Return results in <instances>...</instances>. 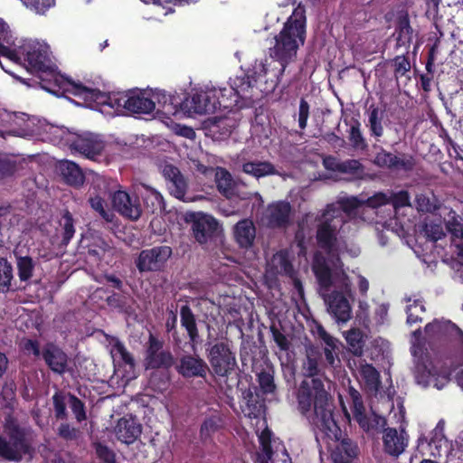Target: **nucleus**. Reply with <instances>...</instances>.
Instances as JSON below:
<instances>
[{"mask_svg": "<svg viewBox=\"0 0 463 463\" xmlns=\"http://www.w3.org/2000/svg\"><path fill=\"white\" fill-rule=\"evenodd\" d=\"M90 206L93 210L98 212L99 215L105 219L107 222H111L113 213L109 211H107L104 206V200L99 196L91 197L90 199Z\"/></svg>", "mask_w": 463, "mask_h": 463, "instance_id": "52", "label": "nucleus"}, {"mask_svg": "<svg viewBox=\"0 0 463 463\" xmlns=\"http://www.w3.org/2000/svg\"><path fill=\"white\" fill-rule=\"evenodd\" d=\"M449 219L447 221L448 230L458 238L463 239V218L454 211L449 213Z\"/></svg>", "mask_w": 463, "mask_h": 463, "instance_id": "49", "label": "nucleus"}, {"mask_svg": "<svg viewBox=\"0 0 463 463\" xmlns=\"http://www.w3.org/2000/svg\"><path fill=\"white\" fill-rule=\"evenodd\" d=\"M425 312V307L420 300H413L407 305V323L410 325L421 321V315Z\"/></svg>", "mask_w": 463, "mask_h": 463, "instance_id": "46", "label": "nucleus"}, {"mask_svg": "<svg viewBox=\"0 0 463 463\" xmlns=\"http://www.w3.org/2000/svg\"><path fill=\"white\" fill-rule=\"evenodd\" d=\"M43 356L50 369L59 374L65 373L68 365L67 354L58 346L48 344L45 345Z\"/></svg>", "mask_w": 463, "mask_h": 463, "instance_id": "22", "label": "nucleus"}, {"mask_svg": "<svg viewBox=\"0 0 463 463\" xmlns=\"http://www.w3.org/2000/svg\"><path fill=\"white\" fill-rule=\"evenodd\" d=\"M259 383L261 390L266 393H270L275 389L273 376L269 373H260L259 374Z\"/></svg>", "mask_w": 463, "mask_h": 463, "instance_id": "60", "label": "nucleus"}, {"mask_svg": "<svg viewBox=\"0 0 463 463\" xmlns=\"http://www.w3.org/2000/svg\"><path fill=\"white\" fill-rule=\"evenodd\" d=\"M26 451L27 446L19 431L16 432L12 441H6L0 436V457L3 458L18 461Z\"/></svg>", "mask_w": 463, "mask_h": 463, "instance_id": "20", "label": "nucleus"}, {"mask_svg": "<svg viewBox=\"0 0 463 463\" xmlns=\"http://www.w3.org/2000/svg\"><path fill=\"white\" fill-rule=\"evenodd\" d=\"M96 453L98 457L104 461V463H115L114 453L106 446L98 444L96 446Z\"/></svg>", "mask_w": 463, "mask_h": 463, "instance_id": "64", "label": "nucleus"}, {"mask_svg": "<svg viewBox=\"0 0 463 463\" xmlns=\"http://www.w3.org/2000/svg\"><path fill=\"white\" fill-rule=\"evenodd\" d=\"M70 406L78 421L86 419L84 404L80 399L73 395L70 396Z\"/></svg>", "mask_w": 463, "mask_h": 463, "instance_id": "58", "label": "nucleus"}, {"mask_svg": "<svg viewBox=\"0 0 463 463\" xmlns=\"http://www.w3.org/2000/svg\"><path fill=\"white\" fill-rule=\"evenodd\" d=\"M345 340L351 351L360 356L363 353L364 341L363 334L359 329H351L345 334Z\"/></svg>", "mask_w": 463, "mask_h": 463, "instance_id": "42", "label": "nucleus"}, {"mask_svg": "<svg viewBox=\"0 0 463 463\" xmlns=\"http://www.w3.org/2000/svg\"><path fill=\"white\" fill-rule=\"evenodd\" d=\"M215 182L221 194L227 198H232L238 193V185L232 180L231 174L222 167L215 169Z\"/></svg>", "mask_w": 463, "mask_h": 463, "instance_id": "30", "label": "nucleus"}, {"mask_svg": "<svg viewBox=\"0 0 463 463\" xmlns=\"http://www.w3.org/2000/svg\"><path fill=\"white\" fill-rule=\"evenodd\" d=\"M155 110V100L150 99V91L128 93L127 111L150 114Z\"/></svg>", "mask_w": 463, "mask_h": 463, "instance_id": "23", "label": "nucleus"}, {"mask_svg": "<svg viewBox=\"0 0 463 463\" xmlns=\"http://www.w3.org/2000/svg\"><path fill=\"white\" fill-rule=\"evenodd\" d=\"M69 142L72 152L79 153L90 159H94L95 156L100 155L105 147L99 136L92 133L76 136Z\"/></svg>", "mask_w": 463, "mask_h": 463, "instance_id": "10", "label": "nucleus"}, {"mask_svg": "<svg viewBox=\"0 0 463 463\" xmlns=\"http://www.w3.org/2000/svg\"><path fill=\"white\" fill-rule=\"evenodd\" d=\"M53 405L55 410V415L59 419H63L66 416V403L65 398L62 394L56 392L53 397Z\"/></svg>", "mask_w": 463, "mask_h": 463, "instance_id": "61", "label": "nucleus"}, {"mask_svg": "<svg viewBox=\"0 0 463 463\" xmlns=\"http://www.w3.org/2000/svg\"><path fill=\"white\" fill-rule=\"evenodd\" d=\"M362 171L363 165L358 160L347 159L341 162L340 173L354 175Z\"/></svg>", "mask_w": 463, "mask_h": 463, "instance_id": "59", "label": "nucleus"}, {"mask_svg": "<svg viewBox=\"0 0 463 463\" xmlns=\"http://www.w3.org/2000/svg\"><path fill=\"white\" fill-rule=\"evenodd\" d=\"M233 237L240 248L250 249L256 238V228L250 219L238 222L233 227Z\"/></svg>", "mask_w": 463, "mask_h": 463, "instance_id": "21", "label": "nucleus"}, {"mask_svg": "<svg viewBox=\"0 0 463 463\" xmlns=\"http://www.w3.org/2000/svg\"><path fill=\"white\" fill-rule=\"evenodd\" d=\"M298 401L300 412L313 425L329 439H338L340 429L333 416V402L320 379L303 381L298 390Z\"/></svg>", "mask_w": 463, "mask_h": 463, "instance_id": "2", "label": "nucleus"}, {"mask_svg": "<svg viewBox=\"0 0 463 463\" xmlns=\"http://www.w3.org/2000/svg\"><path fill=\"white\" fill-rule=\"evenodd\" d=\"M150 99L155 100V109H156L157 111H162L164 114L176 115L180 110V108L178 109L175 104V97L167 94L165 90H151Z\"/></svg>", "mask_w": 463, "mask_h": 463, "instance_id": "28", "label": "nucleus"}, {"mask_svg": "<svg viewBox=\"0 0 463 463\" xmlns=\"http://www.w3.org/2000/svg\"><path fill=\"white\" fill-rule=\"evenodd\" d=\"M61 225L63 228L64 233H63V241L65 244H67L70 240L73 237L75 230L73 226V221L71 218V215L69 213H66L61 220Z\"/></svg>", "mask_w": 463, "mask_h": 463, "instance_id": "54", "label": "nucleus"}, {"mask_svg": "<svg viewBox=\"0 0 463 463\" xmlns=\"http://www.w3.org/2000/svg\"><path fill=\"white\" fill-rule=\"evenodd\" d=\"M357 455V447L347 439H342L332 452L335 463H349Z\"/></svg>", "mask_w": 463, "mask_h": 463, "instance_id": "33", "label": "nucleus"}, {"mask_svg": "<svg viewBox=\"0 0 463 463\" xmlns=\"http://www.w3.org/2000/svg\"><path fill=\"white\" fill-rule=\"evenodd\" d=\"M424 232L426 236L433 241L440 240L445 235L443 228L439 223H426Z\"/></svg>", "mask_w": 463, "mask_h": 463, "instance_id": "55", "label": "nucleus"}, {"mask_svg": "<svg viewBox=\"0 0 463 463\" xmlns=\"http://www.w3.org/2000/svg\"><path fill=\"white\" fill-rule=\"evenodd\" d=\"M216 88L197 90L180 103V111L187 116L211 114L219 109Z\"/></svg>", "mask_w": 463, "mask_h": 463, "instance_id": "7", "label": "nucleus"}, {"mask_svg": "<svg viewBox=\"0 0 463 463\" xmlns=\"http://www.w3.org/2000/svg\"><path fill=\"white\" fill-rule=\"evenodd\" d=\"M389 198L394 208L410 205V196L405 191H401Z\"/></svg>", "mask_w": 463, "mask_h": 463, "instance_id": "63", "label": "nucleus"}, {"mask_svg": "<svg viewBox=\"0 0 463 463\" xmlns=\"http://www.w3.org/2000/svg\"><path fill=\"white\" fill-rule=\"evenodd\" d=\"M162 175L166 181L167 188L175 198L186 202L188 184L181 171L175 165L166 164L162 167Z\"/></svg>", "mask_w": 463, "mask_h": 463, "instance_id": "11", "label": "nucleus"}, {"mask_svg": "<svg viewBox=\"0 0 463 463\" xmlns=\"http://www.w3.org/2000/svg\"><path fill=\"white\" fill-rule=\"evenodd\" d=\"M181 325L186 329L192 342L198 337V331L194 316L187 306H183L180 310Z\"/></svg>", "mask_w": 463, "mask_h": 463, "instance_id": "37", "label": "nucleus"}, {"mask_svg": "<svg viewBox=\"0 0 463 463\" xmlns=\"http://www.w3.org/2000/svg\"><path fill=\"white\" fill-rule=\"evenodd\" d=\"M394 73L396 77L404 76L411 70V63L405 56H397L393 60Z\"/></svg>", "mask_w": 463, "mask_h": 463, "instance_id": "56", "label": "nucleus"}, {"mask_svg": "<svg viewBox=\"0 0 463 463\" xmlns=\"http://www.w3.org/2000/svg\"><path fill=\"white\" fill-rule=\"evenodd\" d=\"M383 450L390 456L399 457L409 444V435L404 428H386L383 432Z\"/></svg>", "mask_w": 463, "mask_h": 463, "instance_id": "12", "label": "nucleus"}, {"mask_svg": "<svg viewBox=\"0 0 463 463\" xmlns=\"http://www.w3.org/2000/svg\"><path fill=\"white\" fill-rule=\"evenodd\" d=\"M305 35V10L298 6L275 37V44L269 49L270 56L280 61L281 71L296 57L299 46L304 44Z\"/></svg>", "mask_w": 463, "mask_h": 463, "instance_id": "4", "label": "nucleus"}, {"mask_svg": "<svg viewBox=\"0 0 463 463\" xmlns=\"http://www.w3.org/2000/svg\"><path fill=\"white\" fill-rule=\"evenodd\" d=\"M220 420L217 417H212L203 421L201 427V436L206 439L211 437L219 428Z\"/></svg>", "mask_w": 463, "mask_h": 463, "instance_id": "53", "label": "nucleus"}, {"mask_svg": "<svg viewBox=\"0 0 463 463\" xmlns=\"http://www.w3.org/2000/svg\"><path fill=\"white\" fill-rule=\"evenodd\" d=\"M242 171L257 179L278 174L275 166L270 162L260 160L244 163Z\"/></svg>", "mask_w": 463, "mask_h": 463, "instance_id": "32", "label": "nucleus"}, {"mask_svg": "<svg viewBox=\"0 0 463 463\" xmlns=\"http://www.w3.org/2000/svg\"><path fill=\"white\" fill-rule=\"evenodd\" d=\"M308 117L309 105L304 99H301L298 109V126L301 129L307 127Z\"/></svg>", "mask_w": 463, "mask_h": 463, "instance_id": "62", "label": "nucleus"}, {"mask_svg": "<svg viewBox=\"0 0 463 463\" xmlns=\"http://www.w3.org/2000/svg\"><path fill=\"white\" fill-rule=\"evenodd\" d=\"M368 126L372 134L375 137H382L383 128L382 125V117L378 108H371L368 117Z\"/></svg>", "mask_w": 463, "mask_h": 463, "instance_id": "47", "label": "nucleus"}, {"mask_svg": "<svg viewBox=\"0 0 463 463\" xmlns=\"http://www.w3.org/2000/svg\"><path fill=\"white\" fill-rule=\"evenodd\" d=\"M416 207L420 212L432 213L439 209V203L433 194H420L416 196Z\"/></svg>", "mask_w": 463, "mask_h": 463, "instance_id": "41", "label": "nucleus"}, {"mask_svg": "<svg viewBox=\"0 0 463 463\" xmlns=\"http://www.w3.org/2000/svg\"><path fill=\"white\" fill-rule=\"evenodd\" d=\"M320 337L324 341L326 346L324 348V354L327 364L331 366L335 365V362L338 361V341L328 335L325 330L319 331Z\"/></svg>", "mask_w": 463, "mask_h": 463, "instance_id": "36", "label": "nucleus"}, {"mask_svg": "<svg viewBox=\"0 0 463 463\" xmlns=\"http://www.w3.org/2000/svg\"><path fill=\"white\" fill-rule=\"evenodd\" d=\"M260 443V451L257 455L256 463H273L271 449V432L269 430L262 431L259 436ZM282 463H291V459L287 450H282Z\"/></svg>", "mask_w": 463, "mask_h": 463, "instance_id": "25", "label": "nucleus"}, {"mask_svg": "<svg viewBox=\"0 0 463 463\" xmlns=\"http://www.w3.org/2000/svg\"><path fill=\"white\" fill-rule=\"evenodd\" d=\"M114 432L122 443L132 444L141 435L142 426L132 416L123 417L118 420Z\"/></svg>", "mask_w": 463, "mask_h": 463, "instance_id": "18", "label": "nucleus"}, {"mask_svg": "<svg viewBox=\"0 0 463 463\" xmlns=\"http://www.w3.org/2000/svg\"><path fill=\"white\" fill-rule=\"evenodd\" d=\"M373 163L380 167L411 170L414 165L413 158L411 156L401 157L381 148L376 154Z\"/></svg>", "mask_w": 463, "mask_h": 463, "instance_id": "19", "label": "nucleus"}, {"mask_svg": "<svg viewBox=\"0 0 463 463\" xmlns=\"http://www.w3.org/2000/svg\"><path fill=\"white\" fill-rule=\"evenodd\" d=\"M24 5L36 14H44L54 5V0H21Z\"/></svg>", "mask_w": 463, "mask_h": 463, "instance_id": "51", "label": "nucleus"}, {"mask_svg": "<svg viewBox=\"0 0 463 463\" xmlns=\"http://www.w3.org/2000/svg\"><path fill=\"white\" fill-rule=\"evenodd\" d=\"M113 207L124 217L137 220L141 215V207L137 198H132L125 191H117L112 195Z\"/></svg>", "mask_w": 463, "mask_h": 463, "instance_id": "15", "label": "nucleus"}, {"mask_svg": "<svg viewBox=\"0 0 463 463\" xmlns=\"http://www.w3.org/2000/svg\"><path fill=\"white\" fill-rule=\"evenodd\" d=\"M65 84L67 85L66 92L82 99L90 105L95 103L102 113L115 115L127 111L128 93H102L74 81H65Z\"/></svg>", "mask_w": 463, "mask_h": 463, "instance_id": "5", "label": "nucleus"}, {"mask_svg": "<svg viewBox=\"0 0 463 463\" xmlns=\"http://www.w3.org/2000/svg\"><path fill=\"white\" fill-rule=\"evenodd\" d=\"M13 279V268L11 264L3 258H0V292L7 291Z\"/></svg>", "mask_w": 463, "mask_h": 463, "instance_id": "44", "label": "nucleus"}, {"mask_svg": "<svg viewBox=\"0 0 463 463\" xmlns=\"http://www.w3.org/2000/svg\"><path fill=\"white\" fill-rule=\"evenodd\" d=\"M396 33L399 45H405L411 41L412 29L407 19H403L400 22Z\"/></svg>", "mask_w": 463, "mask_h": 463, "instance_id": "50", "label": "nucleus"}, {"mask_svg": "<svg viewBox=\"0 0 463 463\" xmlns=\"http://www.w3.org/2000/svg\"><path fill=\"white\" fill-rule=\"evenodd\" d=\"M172 255L168 246H158L144 250L137 260V268L140 272L161 270Z\"/></svg>", "mask_w": 463, "mask_h": 463, "instance_id": "9", "label": "nucleus"}, {"mask_svg": "<svg viewBox=\"0 0 463 463\" xmlns=\"http://www.w3.org/2000/svg\"><path fill=\"white\" fill-rule=\"evenodd\" d=\"M146 194L144 195V203L146 206L152 212L162 211L164 209V199L161 194L156 189L144 185Z\"/></svg>", "mask_w": 463, "mask_h": 463, "instance_id": "40", "label": "nucleus"}, {"mask_svg": "<svg viewBox=\"0 0 463 463\" xmlns=\"http://www.w3.org/2000/svg\"><path fill=\"white\" fill-rule=\"evenodd\" d=\"M190 217L195 240L201 244L206 243L217 230L218 223L216 220L213 216L203 213H194Z\"/></svg>", "mask_w": 463, "mask_h": 463, "instance_id": "14", "label": "nucleus"}, {"mask_svg": "<svg viewBox=\"0 0 463 463\" xmlns=\"http://www.w3.org/2000/svg\"><path fill=\"white\" fill-rule=\"evenodd\" d=\"M268 272L272 275H285L292 277L294 269L286 251H279L273 255L268 265Z\"/></svg>", "mask_w": 463, "mask_h": 463, "instance_id": "29", "label": "nucleus"}, {"mask_svg": "<svg viewBox=\"0 0 463 463\" xmlns=\"http://www.w3.org/2000/svg\"><path fill=\"white\" fill-rule=\"evenodd\" d=\"M59 170L70 184H80L83 182V175L80 168L71 161H61L59 164Z\"/></svg>", "mask_w": 463, "mask_h": 463, "instance_id": "34", "label": "nucleus"}, {"mask_svg": "<svg viewBox=\"0 0 463 463\" xmlns=\"http://www.w3.org/2000/svg\"><path fill=\"white\" fill-rule=\"evenodd\" d=\"M364 203L352 197L328 204L317 219L319 223L317 241L328 257L317 252L312 270L319 285V293L327 306V311L337 323H346L350 320L352 307L345 296L353 298L351 281L338 257L345 246L340 232L346 222L345 215Z\"/></svg>", "mask_w": 463, "mask_h": 463, "instance_id": "1", "label": "nucleus"}, {"mask_svg": "<svg viewBox=\"0 0 463 463\" xmlns=\"http://www.w3.org/2000/svg\"><path fill=\"white\" fill-rule=\"evenodd\" d=\"M231 86L234 90V92H236V98L238 100L240 99H251L253 86L249 76L235 78L232 80Z\"/></svg>", "mask_w": 463, "mask_h": 463, "instance_id": "38", "label": "nucleus"}, {"mask_svg": "<svg viewBox=\"0 0 463 463\" xmlns=\"http://www.w3.org/2000/svg\"><path fill=\"white\" fill-rule=\"evenodd\" d=\"M447 366L440 361L426 358L416 364L414 377L417 384L438 390L444 388L450 381Z\"/></svg>", "mask_w": 463, "mask_h": 463, "instance_id": "6", "label": "nucleus"}, {"mask_svg": "<svg viewBox=\"0 0 463 463\" xmlns=\"http://www.w3.org/2000/svg\"><path fill=\"white\" fill-rule=\"evenodd\" d=\"M216 90L218 91L219 109L221 108L231 109L233 107H241L236 98V92L231 85L229 88H216Z\"/></svg>", "mask_w": 463, "mask_h": 463, "instance_id": "39", "label": "nucleus"}, {"mask_svg": "<svg viewBox=\"0 0 463 463\" xmlns=\"http://www.w3.org/2000/svg\"><path fill=\"white\" fill-rule=\"evenodd\" d=\"M269 222L273 227L284 226L288 222L291 206L286 202H278L270 204L267 210Z\"/></svg>", "mask_w": 463, "mask_h": 463, "instance_id": "27", "label": "nucleus"}, {"mask_svg": "<svg viewBox=\"0 0 463 463\" xmlns=\"http://www.w3.org/2000/svg\"><path fill=\"white\" fill-rule=\"evenodd\" d=\"M241 411L245 417L255 420V423L252 422L251 424L256 428L258 437L262 431L269 430L264 417V404L259 402L253 395L250 394L249 399L245 401V403L241 405Z\"/></svg>", "mask_w": 463, "mask_h": 463, "instance_id": "17", "label": "nucleus"}, {"mask_svg": "<svg viewBox=\"0 0 463 463\" xmlns=\"http://www.w3.org/2000/svg\"><path fill=\"white\" fill-rule=\"evenodd\" d=\"M14 45L13 34L8 25L0 19V55L6 57L8 60L17 61L20 57L16 50H12Z\"/></svg>", "mask_w": 463, "mask_h": 463, "instance_id": "31", "label": "nucleus"}, {"mask_svg": "<svg viewBox=\"0 0 463 463\" xmlns=\"http://www.w3.org/2000/svg\"><path fill=\"white\" fill-rule=\"evenodd\" d=\"M178 371L185 377L204 376L208 371V366L199 357L185 355L180 360Z\"/></svg>", "mask_w": 463, "mask_h": 463, "instance_id": "24", "label": "nucleus"}, {"mask_svg": "<svg viewBox=\"0 0 463 463\" xmlns=\"http://www.w3.org/2000/svg\"><path fill=\"white\" fill-rule=\"evenodd\" d=\"M16 265L18 269V276L21 280L26 281L33 277L34 263L32 258L28 256L18 257Z\"/></svg>", "mask_w": 463, "mask_h": 463, "instance_id": "43", "label": "nucleus"}, {"mask_svg": "<svg viewBox=\"0 0 463 463\" xmlns=\"http://www.w3.org/2000/svg\"><path fill=\"white\" fill-rule=\"evenodd\" d=\"M351 395L353 398L354 413V417H355L356 420L359 422V424L364 429H368L369 424H368V421L366 420V418L364 413V408L363 402L359 397V393L356 391L353 390V391H351Z\"/></svg>", "mask_w": 463, "mask_h": 463, "instance_id": "48", "label": "nucleus"}, {"mask_svg": "<svg viewBox=\"0 0 463 463\" xmlns=\"http://www.w3.org/2000/svg\"><path fill=\"white\" fill-rule=\"evenodd\" d=\"M357 368L360 378L364 381L366 388L372 392H377L381 381L378 371L365 361L359 359L354 362Z\"/></svg>", "mask_w": 463, "mask_h": 463, "instance_id": "26", "label": "nucleus"}, {"mask_svg": "<svg viewBox=\"0 0 463 463\" xmlns=\"http://www.w3.org/2000/svg\"><path fill=\"white\" fill-rule=\"evenodd\" d=\"M110 354L114 363L124 364L128 366L129 369H133L135 366V360L132 355L127 351L121 342L114 339L111 343Z\"/></svg>", "mask_w": 463, "mask_h": 463, "instance_id": "35", "label": "nucleus"}, {"mask_svg": "<svg viewBox=\"0 0 463 463\" xmlns=\"http://www.w3.org/2000/svg\"><path fill=\"white\" fill-rule=\"evenodd\" d=\"M208 358L214 373L220 376L230 374L236 367L235 355L224 342L213 345L209 350Z\"/></svg>", "mask_w": 463, "mask_h": 463, "instance_id": "8", "label": "nucleus"}, {"mask_svg": "<svg viewBox=\"0 0 463 463\" xmlns=\"http://www.w3.org/2000/svg\"><path fill=\"white\" fill-rule=\"evenodd\" d=\"M12 50H16L17 61H11L20 64L31 73L38 75L43 80L53 81L62 91L66 92L65 81H71L56 72V66L52 60L50 47L44 42L37 40H23L14 45Z\"/></svg>", "mask_w": 463, "mask_h": 463, "instance_id": "3", "label": "nucleus"}, {"mask_svg": "<svg viewBox=\"0 0 463 463\" xmlns=\"http://www.w3.org/2000/svg\"><path fill=\"white\" fill-rule=\"evenodd\" d=\"M303 373L307 377H314L318 374V361L317 358L312 356L311 354H307V360L303 364Z\"/></svg>", "mask_w": 463, "mask_h": 463, "instance_id": "57", "label": "nucleus"}, {"mask_svg": "<svg viewBox=\"0 0 463 463\" xmlns=\"http://www.w3.org/2000/svg\"><path fill=\"white\" fill-rule=\"evenodd\" d=\"M173 364L170 352L163 350V343L152 334L149 335L145 364L146 368L169 367Z\"/></svg>", "mask_w": 463, "mask_h": 463, "instance_id": "13", "label": "nucleus"}, {"mask_svg": "<svg viewBox=\"0 0 463 463\" xmlns=\"http://www.w3.org/2000/svg\"><path fill=\"white\" fill-rule=\"evenodd\" d=\"M348 133L349 141L354 149L364 150L367 147L365 139L360 130V123L358 121H354L351 124Z\"/></svg>", "mask_w": 463, "mask_h": 463, "instance_id": "45", "label": "nucleus"}, {"mask_svg": "<svg viewBox=\"0 0 463 463\" xmlns=\"http://www.w3.org/2000/svg\"><path fill=\"white\" fill-rule=\"evenodd\" d=\"M425 335L430 339L449 336L459 341L463 340V332L454 323L445 319H435L425 326Z\"/></svg>", "mask_w": 463, "mask_h": 463, "instance_id": "16", "label": "nucleus"}]
</instances>
